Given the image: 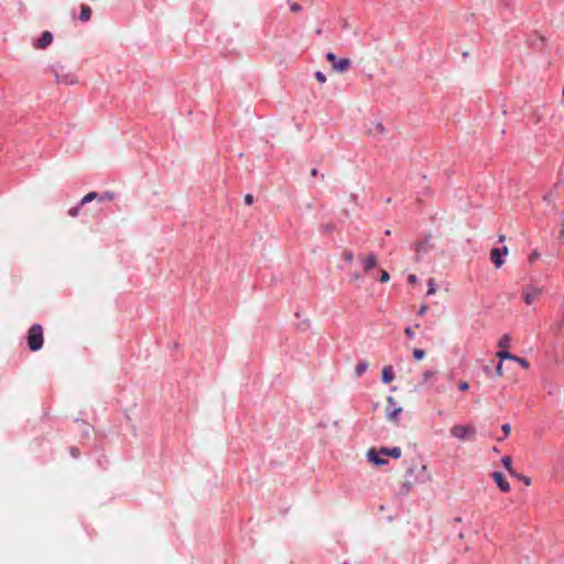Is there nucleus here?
Returning a JSON list of instances; mask_svg holds the SVG:
<instances>
[{
	"label": "nucleus",
	"instance_id": "28",
	"mask_svg": "<svg viewBox=\"0 0 564 564\" xmlns=\"http://www.w3.org/2000/svg\"><path fill=\"white\" fill-rule=\"evenodd\" d=\"M315 78L322 84L326 82V76L322 72H316Z\"/></svg>",
	"mask_w": 564,
	"mask_h": 564
},
{
	"label": "nucleus",
	"instance_id": "9",
	"mask_svg": "<svg viewBox=\"0 0 564 564\" xmlns=\"http://www.w3.org/2000/svg\"><path fill=\"white\" fill-rule=\"evenodd\" d=\"M491 477L492 479L495 480V482L497 484L498 488L502 491V492H509L511 487H510V484L508 482V480L505 478L503 474L500 473V471H494L491 474Z\"/></svg>",
	"mask_w": 564,
	"mask_h": 564
},
{
	"label": "nucleus",
	"instance_id": "18",
	"mask_svg": "<svg viewBox=\"0 0 564 564\" xmlns=\"http://www.w3.org/2000/svg\"><path fill=\"white\" fill-rule=\"evenodd\" d=\"M496 356L500 359V360H505V359H508V360H513V359H517V356L510 354L508 350L506 349H502V350H499Z\"/></svg>",
	"mask_w": 564,
	"mask_h": 564
},
{
	"label": "nucleus",
	"instance_id": "5",
	"mask_svg": "<svg viewBox=\"0 0 564 564\" xmlns=\"http://www.w3.org/2000/svg\"><path fill=\"white\" fill-rule=\"evenodd\" d=\"M74 430H76L82 441L89 440L91 435H94L93 425L83 420H76L73 422V431Z\"/></svg>",
	"mask_w": 564,
	"mask_h": 564
},
{
	"label": "nucleus",
	"instance_id": "17",
	"mask_svg": "<svg viewBox=\"0 0 564 564\" xmlns=\"http://www.w3.org/2000/svg\"><path fill=\"white\" fill-rule=\"evenodd\" d=\"M381 453L389 455L394 458H399L401 456V448L400 447H393L391 449L382 448Z\"/></svg>",
	"mask_w": 564,
	"mask_h": 564
},
{
	"label": "nucleus",
	"instance_id": "10",
	"mask_svg": "<svg viewBox=\"0 0 564 564\" xmlns=\"http://www.w3.org/2000/svg\"><path fill=\"white\" fill-rule=\"evenodd\" d=\"M53 41V35L48 31H44L41 35V37L34 43L35 48H45L47 47Z\"/></svg>",
	"mask_w": 564,
	"mask_h": 564
},
{
	"label": "nucleus",
	"instance_id": "6",
	"mask_svg": "<svg viewBox=\"0 0 564 564\" xmlns=\"http://www.w3.org/2000/svg\"><path fill=\"white\" fill-rule=\"evenodd\" d=\"M395 404L397 403L393 397L387 398L386 417L389 421H397L398 415L402 412V408L397 406Z\"/></svg>",
	"mask_w": 564,
	"mask_h": 564
},
{
	"label": "nucleus",
	"instance_id": "3",
	"mask_svg": "<svg viewBox=\"0 0 564 564\" xmlns=\"http://www.w3.org/2000/svg\"><path fill=\"white\" fill-rule=\"evenodd\" d=\"M98 198L99 200H105V199H108V200H112L115 198V194L113 193H105L102 195H98L96 192H90L88 193L87 195H85L82 200H80V204L79 206L77 207H73V217H76L78 214H79V207Z\"/></svg>",
	"mask_w": 564,
	"mask_h": 564
},
{
	"label": "nucleus",
	"instance_id": "1",
	"mask_svg": "<svg viewBox=\"0 0 564 564\" xmlns=\"http://www.w3.org/2000/svg\"><path fill=\"white\" fill-rule=\"evenodd\" d=\"M28 347L31 351H37L44 344V332L40 324L32 325L26 335Z\"/></svg>",
	"mask_w": 564,
	"mask_h": 564
},
{
	"label": "nucleus",
	"instance_id": "38",
	"mask_svg": "<svg viewBox=\"0 0 564 564\" xmlns=\"http://www.w3.org/2000/svg\"><path fill=\"white\" fill-rule=\"evenodd\" d=\"M311 175H312L313 177H315V176L317 175V170H316V169H313V170L311 171Z\"/></svg>",
	"mask_w": 564,
	"mask_h": 564
},
{
	"label": "nucleus",
	"instance_id": "40",
	"mask_svg": "<svg viewBox=\"0 0 564 564\" xmlns=\"http://www.w3.org/2000/svg\"><path fill=\"white\" fill-rule=\"evenodd\" d=\"M505 239H506V236H505V235H500V236H499V241H500V242L505 241Z\"/></svg>",
	"mask_w": 564,
	"mask_h": 564
},
{
	"label": "nucleus",
	"instance_id": "11",
	"mask_svg": "<svg viewBox=\"0 0 564 564\" xmlns=\"http://www.w3.org/2000/svg\"><path fill=\"white\" fill-rule=\"evenodd\" d=\"M364 261V269L366 272L370 271L377 265V256L375 253H369L366 257H360Z\"/></svg>",
	"mask_w": 564,
	"mask_h": 564
},
{
	"label": "nucleus",
	"instance_id": "16",
	"mask_svg": "<svg viewBox=\"0 0 564 564\" xmlns=\"http://www.w3.org/2000/svg\"><path fill=\"white\" fill-rule=\"evenodd\" d=\"M367 369H368V362L365 360L359 361L355 368L356 377H361L366 372Z\"/></svg>",
	"mask_w": 564,
	"mask_h": 564
},
{
	"label": "nucleus",
	"instance_id": "27",
	"mask_svg": "<svg viewBox=\"0 0 564 564\" xmlns=\"http://www.w3.org/2000/svg\"><path fill=\"white\" fill-rule=\"evenodd\" d=\"M343 258L347 261V262H351L352 259H354V254L351 251L349 250H346L344 253H343Z\"/></svg>",
	"mask_w": 564,
	"mask_h": 564
},
{
	"label": "nucleus",
	"instance_id": "22",
	"mask_svg": "<svg viewBox=\"0 0 564 564\" xmlns=\"http://www.w3.org/2000/svg\"><path fill=\"white\" fill-rule=\"evenodd\" d=\"M413 357L416 360H421V359H423L425 357V351L423 349L415 348L413 350Z\"/></svg>",
	"mask_w": 564,
	"mask_h": 564
},
{
	"label": "nucleus",
	"instance_id": "36",
	"mask_svg": "<svg viewBox=\"0 0 564 564\" xmlns=\"http://www.w3.org/2000/svg\"><path fill=\"white\" fill-rule=\"evenodd\" d=\"M426 311H427V305H425V304L422 305L419 310V315H421V316L424 315Z\"/></svg>",
	"mask_w": 564,
	"mask_h": 564
},
{
	"label": "nucleus",
	"instance_id": "21",
	"mask_svg": "<svg viewBox=\"0 0 564 564\" xmlns=\"http://www.w3.org/2000/svg\"><path fill=\"white\" fill-rule=\"evenodd\" d=\"M512 477L519 479L520 481H522L525 486H530L531 485V478L525 476V475H522V474H518L516 471V475H512Z\"/></svg>",
	"mask_w": 564,
	"mask_h": 564
},
{
	"label": "nucleus",
	"instance_id": "19",
	"mask_svg": "<svg viewBox=\"0 0 564 564\" xmlns=\"http://www.w3.org/2000/svg\"><path fill=\"white\" fill-rule=\"evenodd\" d=\"M511 338L508 334H505L500 337L498 341V346L502 349H507L510 346Z\"/></svg>",
	"mask_w": 564,
	"mask_h": 564
},
{
	"label": "nucleus",
	"instance_id": "31",
	"mask_svg": "<svg viewBox=\"0 0 564 564\" xmlns=\"http://www.w3.org/2000/svg\"><path fill=\"white\" fill-rule=\"evenodd\" d=\"M468 388H469V384H468V382H466V381H460V382H459V384H458V389H459L460 391H467V390H468Z\"/></svg>",
	"mask_w": 564,
	"mask_h": 564
},
{
	"label": "nucleus",
	"instance_id": "14",
	"mask_svg": "<svg viewBox=\"0 0 564 564\" xmlns=\"http://www.w3.org/2000/svg\"><path fill=\"white\" fill-rule=\"evenodd\" d=\"M502 466L507 469V471L512 476L516 475V470L512 467V459L510 456H503L501 458Z\"/></svg>",
	"mask_w": 564,
	"mask_h": 564
},
{
	"label": "nucleus",
	"instance_id": "2",
	"mask_svg": "<svg viewBox=\"0 0 564 564\" xmlns=\"http://www.w3.org/2000/svg\"><path fill=\"white\" fill-rule=\"evenodd\" d=\"M326 59L332 64V67L337 73H344L349 69L351 61L349 58L338 59L333 52L326 54Z\"/></svg>",
	"mask_w": 564,
	"mask_h": 564
},
{
	"label": "nucleus",
	"instance_id": "26",
	"mask_svg": "<svg viewBox=\"0 0 564 564\" xmlns=\"http://www.w3.org/2000/svg\"><path fill=\"white\" fill-rule=\"evenodd\" d=\"M501 430L503 432V436L507 437L511 432V425L509 423H506L501 426Z\"/></svg>",
	"mask_w": 564,
	"mask_h": 564
},
{
	"label": "nucleus",
	"instance_id": "12",
	"mask_svg": "<svg viewBox=\"0 0 564 564\" xmlns=\"http://www.w3.org/2000/svg\"><path fill=\"white\" fill-rule=\"evenodd\" d=\"M394 379L393 369L391 366H386L382 369L381 380L384 383H390Z\"/></svg>",
	"mask_w": 564,
	"mask_h": 564
},
{
	"label": "nucleus",
	"instance_id": "13",
	"mask_svg": "<svg viewBox=\"0 0 564 564\" xmlns=\"http://www.w3.org/2000/svg\"><path fill=\"white\" fill-rule=\"evenodd\" d=\"M90 18H91V9H90V7L87 6V4H83L80 13H79V20L83 21V22H87V21L90 20Z\"/></svg>",
	"mask_w": 564,
	"mask_h": 564
},
{
	"label": "nucleus",
	"instance_id": "20",
	"mask_svg": "<svg viewBox=\"0 0 564 564\" xmlns=\"http://www.w3.org/2000/svg\"><path fill=\"white\" fill-rule=\"evenodd\" d=\"M386 132V128L380 122H376L373 124V129L369 130L371 134H383Z\"/></svg>",
	"mask_w": 564,
	"mask_h": 564
},
{
	"label": "nucleus",
	"instance_id": "42",
	"mask_svg": "<svg viewBox=\"0 0 564 564\" xmlns=\"http://www.w3.org/2000/svg\"><path fill=\"white\" fill-rule=\"evenodd\" d=\"M360 278L359 274H355V279L358 280Z\"/></svg>",
	"mask_w": 564,
	"mask_h": 564
},
{
	"label": "nucleus",
	"instance_id": "39",
	"mask_svg": "<svg viewBox=\"0 0 564 564\" xmlns=\"http://www.w3.org/2000/svg\"><path fill=\"white\" fill-rule=\"evenodd\" d=\"M561 237H564V220H563V224H562Z\"/></svg>",
	"mask_w": 564,
	"mask_h": 564
},
{
	"label": "nucleus",
	"instance_id": "37",
	"mask_svg": "<svg viewBox=\"0 0 564 564\" xmlns=\"http://www.w3.org/2000/svg\"><path fill=\"white\" fill-rule=\"evenodd\" d=\"M291 10H292L293 12H299V11L301 10V7H300V4H297V3H293V4L291 6Z\"/></svg>",
	"mask_w": 564,
	"mask_h": 564
},
{
	"label": "nucleus",
	"instance_id": "35",
	"mask_svg": "<svg viewBox=\"0 0 564 564\" xmlns=\"http://www.w3.org/2000/svg\"><path fill=\"white\" fill-rule=\"evenodd\" d=\"M435 375L434 371H426L423 373V377H424V380H429L430 378H432L433 376Z\"/></svg>",
	"mask_w": 564,
	"mask_h": 564
},
{
	"label": "nucleus",
	"instance_id": "25",
	"mask_svg": "<svg viewBox=\"0 0 564 564\" xmlns=\"http://www.w3.org/2000/svg\"><path fill=\"white\" fill-rule=\"evenodd\" d=\"M390 280V274L386 270H381L380 282L386 283Z\"/></svg>",
	"mask_w": 564,
	"mask_h": 564
},
{
	"label": "nucleus",
	"instance_id": "15",
	"mask_svg": "<svg viewBox=\"0 0 564 564\" xmlns=\"http://www.w3.org/2000/svg\"><path fill=\"white\" fill-rule=\"evenodd\" d=\"M368 458H369L370 462H372L376 465H383V464L387 463V460L378 457V454H377V452L375 449H370L368 452Z\"/></svg>",
	"mask_w": 564,
	"mask_h": 564
},
{
	"label": "nucleus",
	"instance_id": "4",
	"mask_svg": "<svg viewBox=\"0 0 564 564\" xmlns=\"http://www.w3.org/2000/svg\"><path fill=\"white\" fill-rule=\"evenodd\" d=\"M451 434L462 441L471 440L475 436V430L469 425L456 424L452 426Z\"/></svg>",
	"mask_w": 564,
	"mask_h": 564
},
{
	"label": "nucleus",
	"instance_id": "8",
	"mask_svg": "<svg viewBox=\"0 0 564 564\" xmlns=\"http://www.w3.org/2000/svg\"><path fill=\"white\" fill-rule=\"evenodd\" d=\"M508 253V248H494L490 251V260L494 262L496 268H500L503 264L502 256Z\"/></svg>",
	"mask_w": 564,
	"mask_h": 564
},
{
	"label": "nucleus",
	"instance_id": "29",
	"mask_svg": "<svg viewBox=\"0 0 564 564\" xmlns=\"http://www.w3.org/2000/svg\"><path fill=\"white\" fill-rule=\"evenodd\" d=\"M540 258V253L538 251H533L530 256H529V262L530 263H533L535 260H538Z\"/></svg>",
	"mask_w": 564,
	"mask_h": 564
},
{
	"label": "nucleus",
	"instance_id": "30",
	"mask_svg": "<svg viewBox=\"0 0 564 564\" xmlns=\"http://www.w3.org/2000/svg\"><path fill=\"white\" fill-rule=\"evenodd\" d=\"M496 376L499 377V378L503 376L502 362L501 361L496 367Z\"/></svg>",
	"mask_w": 564,
	"mask_h": 564
},
{
	"label": "nucleus",
	"instance_id": "32",
	"mask_svg": "<svg viewBox=\"0 0 564 564\" xmlns=\"http://www.w3.org/2000/svg\"><path fill=\"white\" fill-rule=\"evenodd\" d=\"M245 203L246 205H251L253 203V196L251 194H247L245 196Z\"/></svg>",
	"mask_w": 564,
	"mask_h": 564
},
{
	"label": "nucleus",
	"instance_id": "34",
	"mask_svg": "<svg viewBox=\"0 0 564 564\" xmlns=\"http://www.w3.org/2000/svg\"><path fill=\"white\" fill-rule=\"evenodd\" d=\"M408 281H409V283H411V284H415V283L417 282V278H416V275H415V274H410V275L408 276Z\"/></svg>",
	"mask_w": 564,
	"mask_h": 564
},
{
	"label": "nucleus",
	"instance_id": "33",
	"mask_svg": "<svg viewBox=\"0 0 564 564\" xmlns=\"http://www.w3.org/2000/svg\"><path fill=\"white\" fill-rule=\"evenodd\" d=\"M404 333H405V335H406L408 337H410V338H413V337H414V332H413V329H412L411 327H406V328L404 329Z\"/></svg>",
	"mask_w": 564,
	"mask_h": 564
},
{
	"label": "nucleus",
	"instance_id": "23",
	"mask_svg": "<svg viewBox=\"0 0 564 564\" xmlns=\"http://www.w3.org/2000/svg\"><path fill=\"white\" fill-rule=\"evenodd\" d=\"M513 361L518 362L524 369H528L530 367L529 361L524 358H520L517 356V359H513Z\"/></svg>",
	"mask_w": 564,
	"mask_h": 564
},
{
	"label": "nucleus",
	"instance_id": "41",
	"mask_svg": "<svg viewBox=\"0 0 564 564\" xmlns=\"http://www.w3.org/2000/svg\"><path fill=\"white\" fill-rule=\"evenodd\" d=\"M72 455L73 457H75L77 454L75 453V449L73 448V452H72Z\"/></svg>",
	"mask_w": 564,
	"mask_h": 564
},
{
	"label": "nucleus",
	"instance_id": "7",
	"mask_svg": "<svg viewBox=\"0 0 564 564\" xmlns=\"http://www.w3.org/2000/svg\"><path fill=\"white\" fill-rule=\"evenodd\" d=\"M542 290L535 286H527L523 290V300L525 304L531 305L533 304L539 296L541 295Z\"/></svg>",
	"mask_w": 564,
	"mask_h": 564
},
{
	"label": "nucleus",
	"instance_id": "24",
	"mask_svg": "<svg viewBox=\"0 0 564 564\" xmlns=\"http://www.w3.org/2000/svg\"><path fill=\"white\" fill-rule=\"evenodd\" d=\"M435 292H436V289H435L434 280L430 279L427 295H433V294H435Z\"/></svg>",
	"mask_w": 564,
	"mask_h": 564
}]
</instances>
